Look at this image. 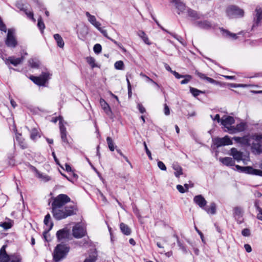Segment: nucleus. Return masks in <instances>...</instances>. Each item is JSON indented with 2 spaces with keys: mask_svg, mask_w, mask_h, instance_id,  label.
<instances>
[{
  "mask_svg": "<svg viewBox=\"0 0 262 262\" xmlns=\"http://www.w3.org/2000/svg\"><path fill=\"white\" fill-rule=\"evenodd\" d=\"M71 199L67 194H60L53 199L51 212L57 220H61L77 213V208L74 203L69 204Z\"/></svg>",
  "mask_w": 262,
  "mask_h": 262,
  "instance_id": "f257e3e1",
  "label": "nucleus"
},
{
  "mask_svg": "<svg viewBox=\"0 0 262 262\" xmlns=\"http://www.w3.org/2000/svg\"><path fill=\"white\" fill-rule=\"evenodd\" d=\"M69 251V247L64 244L57 245L53 252L54 260L58 262L64 258Z\"/></svg>",
  "mask_w": 262,
  "mask_h": 262,
  "instance_id": "f03ea898",
  "label": "nucleus"
},
{
  "mask_svg": "<svg viewBox=\"0 0 262 262\" xmlns=\"http://www.w3.org/2000/svg\"><path fill=\"white\" fill-rule=\"evenodd\" d=\"M234 170L246 174L262 177V170L253 168L251 166L243 167L238 165H235Z\"/></svg>",
  "mask_w": 262,
  "mask_h": 262,
  "instance_id": "7ed1b4c3",
  "label": "nucleus"
},
{
  "mask_svg": "<svg viewBox=\"0 0 262 262\" xmlns=\"http://www.w3.org/2000/svg\"><path fill=\"white\" fill-rule=\"evenodd\" d=\"M50 74L48 72H43L39 76H31L30 79L36 84L42 86L50 78Z\"/></svg>",
  "mask_w": 262,
  "mask_h": 262,
  "instance_id": "20e7f679",
  "label": "nucleus"
},
{
  "mask_svg": "<svg viewBox=\"0 0 262 262\" xmlns=\"http://www.w3.org/2000/svg\"><path fill=\"white\" fill-rule=\"evenodd\" d=\"M72 232L74 237L82 238L86 234V228L81 223H77L73 227Z\"/></svg>",
  "mask_w": 262,
  "mask_h": 262,
  "instance_id": "39448f33",
  "label": "nucleus"
},
{
  "mask_svg": "<svg viewBox=\"0 0 262 262\" xmlns=\"http://www.w3.org/2000/svg\"><path fill=\"white\" fill-rule=\"evenodd\" d=\"M227 14L230 18L242 17L244 12L243 10L238 8L235 6H231L227 8L226 10Z\"/></svg>",
  "mask_w": 262,
  "mask_h": 262,
  "instance_id": "423d86ee",
  "label": "nucleus"
},
{
  "mask_svg": "<svg viewBox=\"0 0 262 262\" xmlns=\"http://www.w3.org/2000/svg\"><path fill=\"white\" fill-rule=\"evenodd\" d=\"M14 30L12 29L8 30L7 38L6 40V45L11 48H14L17 45V41L14 36Z\"/></svg>",
  "mask_w": 262,
  "mask_h": 262,
  "instance_id": "0eeeda50",
  "label": "nucleus"
},
{
  "mask_svg": "<svg viewBox=\"0 0 262 262\" xmlns=\"http://www.w3.org/2000/svg\"><path fill=\"white\" fill-rule=\"evenodd\" d=\"M2 59L4 60L5 64L9 67V69H11V67H10V64H13L14 66H17L23 61L24 57L23 56L19 58H16L14 56H10L8 58L2 57Z\"/></svg>",
  "mask_w": 262,
  "mask_h": 262,
  "instance_id": "6e6552de",
  "label": "nucleus"
},
{
  "mask_svg": "<svg viewBox=\"0 0 262 262\" xmlns=\"http://www.w3.org/2000/svg\"><path fill=\"white\" fill-rule=\"evenodd\" d=\"M252 138L256 142L252 143V149L255 150L257 153H262V145L260 144L262 143V134H255Z\"/></svg>",
  "mask_w": 262,
  "mask_h": 262,
  "instance_id": "1a4fd4ad",
  "label": "nucleus"
},
{
  "mask_svg": "<svg viewBox=\"0 0 262 262\" xmlns=\"http://www.w3.org/2000/svg\"><path fill=\"white\" fill-rule=\"evenodd\" d=\"M235 120L233 117L231 116H224L221 119V124L223 125L226 129L225 131L229 133V130L232 128L233 126L232 125L234 123Z\"/></svg>",
  "mask_w": 262,
  "mask_h": 262,
  "instance_id": "9d476101",
  "label": "nucleus"
},
{
  "mask_svg": "<svg viewBox=\"0 0 262 262\" xmlns=\"http://www.w3.org/2000/svg\"><path fill=\"white\" fill-rule=\"evenodd\" d=\"M214 141L217 147L232 144V141L228 136H225L223 138H216Z\"/></svg>",
  "mask_w": 262,
  "mask_h": 262,
  "instance_id": "9b49d317",
  "label": "nucleus"
},
{
  "mask_svg": "<svg viewBox=\"0 0 262 262\" xmlns=\"http://www.w3.org/2000/svg\"><path fill=\"white\" fill-rule=\"evenodd\" d=\"M59 128L61 140L64 146L70 145V143L67 137L66 128L60 120L59 122Z\"/></svg>",
  "mask_w": 262,
  "mask_h": 262,
  "instance_id": "f8f14e48",
  "label": "nucleus"
},
{
  "mask_svg": "<svg viewBox=\"0 0 262 262\" xmlns=\"http://www.w3.org/2000/svg\"><path fill=\"white\" fill-rule=\"evenodd\" d=\"M186 15L190 18L193 23L195 21H198L199 19L203 18L204 16L203 15L190 8L187 9Z\"/></svg>",
  "mask_w": 262,
  "mask_h": 262,
  "instance_id": "ddd939ff",
  "label": "nucleus"
},
{
  "mask_svg": "<svg viewBox=\"0 0 262 262\" xmlns=\"http://www.w3.org/2000/svg\"><path fill=\"white\" fill-rule=\"evenodd\" d=\"M99 103L106 115L110 118H113V113L108 104L103 98H100Z\"/></svg>",
  "mask_w": 262,
  "mask_h": 262,
  "instance_id": "4468645a",
  "label": "nucleus"
},
{
  "mask_svg": "<svg viewBox=\"0 0 262 262\" xmlns=\"http://www.w3.org/2000/svg\"><path fill=\"white\" fill-rule=\"evenodd\" d=\"M193 25L200 29L209 30L213 28L212 25L207 20H198L193 23Z\"/></svg>",
  "mask_w": 262,
  "mask_h": 262,
  "instance_id": "2eb2a0df",
  "label": "nucleus"
},
{
  "mask_svg": "<svg viewBox=\"0 0 262 262\" xmlns=\"http://www.w3.org/2000/svg\"><path fill=\"white\" fill-rule=\"evenodd\" d=\"M6 245H4L0 250V262H9L10 260L11 255L6 253Z\"/></svg>",
  "mask_w": 262,
  "mask_h": 262,
  "instance_id": "dca6fc26",
  "label": "nucleus"
},
{
  "mask_svg": "<svg viewBox=\"0 0 262 262\" xmlns=\"http://www.w3.org/2000/svg\"><path fill=\"white\" fill-rule=\"evenodd\" d=\"M247 127L246 124L244 122H241L236 125L235 127L233 126L232 128L229 130V134H233L236 133L243 132L245 130Z\"/></svg>",
  "mask_w": 262,
  "mask_h": 262,
  "instance_id": "f3484780",
  "label": "nucleus"
},
{
  "mask_svg": "<svg viewBox=\"0 0 262 262\" xmlns=\"http://www.w3.org/2000/svg\"><path fill=\"white\" fill-rule=\"evenodd\" d=\"M173 2L175 3L176 8L177 9V13L179 14H186L187 9H189V8L186 7V6L182 2H178L177 1H174Z\"/></svg>",
  "mask_w": 262,
  "mask_h": 262,
  "instance_id": "a211bd4d",
  "label": "nucleus"
},
{
  "mask_svg": "<svg viewBox=\"0 0 262 262\" xmlns=\"http://www.w3.org/2000/svg\"><path fill=\"white\" fill-rule=\"evenodd\" d=\"M230 155L233 157V159L237 162L243 161L244 163L245 160L243 159V153L238 151L235 148H232L230 150Z\"/></svg>",
  "mask_w": 262,
  "mask_h": 262,
  "instance_id": "6ab92c4d",
  "label": "nucleus"
},
{
  "mask_svg": "<svg viewBox=\"0 0 262 262\" xmlns=\"http://www.w3.org/2000/svg\"><path fill=\"white\" fill-rule=\"evenodd\" d=\"M243 210L241 207H235L233 209V215L235 219L239 223L242 222Z\"/></svg>",
  "mask_w": 262,
  "mask_h": 262,
  "instance_id": "aec40b11",
  "label": "nucleus"
},
{
  "mask_svg": "<svg viewBox=\"0 0 262 262\" xmlns=\"http://www.w3.org/2000/svg\"><path fill=\"white\" fill-rule=\"evenodd\" d=\"M194 202L202 208H204L207 204V201L202 195H198L193 199Z\"/></svg>",
  "mask_w": 262,
  "mask_h": 262,
  "instance_id": "412c9836",
  "label": "nucleus"
},
{
  "mask_svg": "<svg viewBox=\"0 0 262 262\" xmlns=\"http://www.w3.org/2000/svg\"><path fill=\"white\" fill-rule=\"evenodd\" d=\"M222 36L226 38L230 39H236L237 38V34L232 33L227 30L220 28Z\"/></svg>",
  "mask_w": 262,
  "mask_h": 262,
  "instance_id": "4be33fe9",
  "label": "nucleus"
},
{
  "mask_svg": "<svg viewBox=\"0 0 262 262\" xmlns=\"http://www.w3.org/2000/svg\"><path fill=\"white\" fill-rule=\"evenodd\" d=\"M255 12V23L257 25H261L262 24V7H257Z\"/></svg>",
  "mask_w": 262,
  "mask_h": 262,
  "instance_id": "5701e85b",
  "label": "nucleus"
},
{
  "mask_svg": "<svg viewBox=\"0 0 262 262\" xmlns=\"http://www.w3.org/2000/svg\"><path fill=\"white\" fill-rule=\"evenodd\" d=\"M85 15L88 18L89 21L97 29L99 26H101V24L97 21L95 16L91 15L89 12H86Z\"/></svg>",
  "mask_w": 262,
  "mask_h": 262,
  "instance_id": "b1692460",
  "label": "nucleus"
},
{
  "mask_svg": "<svg viewBox=\"0 0 262 262\" xmlns=\"http://www.w3.org/2000/svg\"><path fill=\"white\" fill-rule=\"evenodd\" d=\"M254 135V134L252 135H248L245 136L244 137H242L241 143V144L246 146H250L252 147V143H251V140H254V139L252 138V137Z\"/></svg>",
  "mask_w": 262,
  "mask_h": 262,
  "instance_id": "393cba45",
  "label": "nucleus"
},
{
  "mask_svg": "<svg viewBox=\"0 0 262 262\" xmlns=\"http://www.w3.org/2000/svg\"><path fill=\"white\" fill-rule=\"evenodd\" d=\"M44 224L46 226V230L50 231L52 229L53 226V223L51 220V216L50 214H47L44 219Z\"/></svg>",
  "mask_w": 262,
  "mask_h": 262,
  "instance_id": "a878e982",
  "label": "nucleus"
},
{
  "mask_svg": "<svg viewBox=\"0 0 262 262\" xmlns=\"http://www.w3.org/2000/svg\"><path fill=\"white\" fill-rule=\"evenodd\" d=\"M195 74L201 79H205L207 80L208 82L212 84L216 83V81L214 80L213 79L208 77L206 76L204 74L200 72H199L198 70H196L195 71Z\"/></svg>",
  "mask_w": 262,
  "mask_h": 262,
  "instance_id": "bb28decb",
  "label": "nucleus"
},
{
  "mask_svg": "<svg viewBox=\"0 0 262 262\" xmlns=\"http://www.w3.org/2000/svg\"><path fill=\"white\" fill-rule=\"evenodd\" d=\"M221 161L223 164L227 166H234L235 165L234 160L231 157H225L220 159Z\"/></svg>",
  "mask_w": 262,
  "mask_h": 262,
  "instance_id": "cd10ccee",
  "label": "nucleus"
},
{
  "mask_svg": "<svg viewBox=\"0 0 262 262\" xmlns=\"http://www.w3.org/2000/svg\"><path fill=\"white\" fill-rule=\"evenodd\" d=\"M68 235V231L66 228L59 230L56 233V236L59 241L63 239V238L67 237Z\"/></svg>",
  "mask_w": 262,
  "mask_h": 262,
  "instance_id": "c85d7f7f",
  "label": "nucleus"
},
{
  "mask_svg": "<svg viewBox=\"0 0 262 262\" xmlns=\"http://www.w3.org/2000/svg\"><path fill=\"white\" fill-rule=\"evenodd\" d=\"M172 168L174 170V176L177 178H179L180 176L183 174V171L182 167L177 163L172 164Z\"/></svg>",
  "mask_w": 262,
  "mask_h": 262,
  "instance_id": "c756f323",
  "label": "nucleus"
},
{
  "mask_svg": "<svg viewBox=\"0 0 262 262\" xmlns=\"http://www.w3.org/2000/svg\"><path fill=\"white\" fill-rule=\"evenodd\" d=\"M137 34L141 38H142L145 43L148 45H151V42H150L147 35L144 31L140 30L138 32Z\"/></svg>",
  "mask_w": 262,
  "mask_h": 262,
  "instance_id": "7c9ffc66",
  "label": "nucleus"
},
{
  "mask_svg": "<svg viewBox=\"0 0 262 262\" xmlns=\"http://www.w3.org/2000/svg\"><path fill=\"white\" fill-rule=\"evenodd\" d=\"M120 228L122 232L126 235H130L131 233V230L128 226L125 224L122 223L120 224Z\"/></svg>",
  "mask_w": 262,
  "mask_h": 262,
  "instance_id": "2f4dec72",
  "label": "nucleus"
},
{
  "mask_svg": "<svg viewBox=\"0 0 262 262\" xmlns=\"http://www.w3.org/2000/svg\"><path fill=\"white\" fill-rule=\"evenodd\" d=\"M40 135L39 131L35 128L31 129L30 132V138L32 140L35 141L38 138H40Z\"/></svg>",
  "mask_w": 262,
  "mask_h": 262,
  "instance_id": "473e14b6",
  "label": "nucleus"
},
{
  "mask_svg": "<svg viewBox=\"0 0 262 262\" xmlns=\"http://www.w3.org/2000/svg\"><path fill=\"white\" fill-rule=\"evenodd\" d=\"M54 38L56 40L57 46L60 48H63L64 45V41L62 38L59 34H55L54 35Z\"/></svg>",
  "mask_w": 262,
  "mask_h": 262,
  "instance_id": "72a5a7b5",
  "label": "nucleus"
},
{
  "mask_svg": "<svg viewBox=\"0 0 262 262\" xmlns=\"http://www.w3.org/2000/svg\"><path fill=\"white\" fill-rule=\"evenodd\" d=\"M204 209L208 214H214L216 212V205L214 203H211L208 208L205 207Z\"/></svg>",
  "mask_w": 262,
  "mask_h": 262,
  "instance_id": "f704fd0d",
  "label": "nucleus"
},
{
  "mask_svg": "<svg viewBox=\"0 0 262 262\" xmlns=\"http://www.w3.org/2000/svg\"><path fill=\"white\" fill-rule=\"evenodd\" d=\"M17 7L18 8H19L21 10H23L29 18L33 20L34 21H35V19L33 17V13L32 11H29L27 9L21 8V5L20 4H18L17 5Z\"/></svg>",
  "mask_w": 262,
  "mask_h": 262,
  "instance_id": "c9c22d12",
  "label": "nucleus"
},
{
  "mask_svg": "<svg viewBox=\"0 0 262 262\" xmlns=\"http://www.w3.org/2000/svg\"><path fill=\"white\" fill-rule=\"evenodd\" d=\"M29 66L32 68H38L40 65V61L37 59H30L28 61Z\"/></svg>",
  "mask_w": 262,
  "mask_h": 262,
  "instance_id": "e433bc0d",
  "label": "nucleus"
},
{
  "mask_svg": "<svg viewBox=\"0 0 262 262\" xmlns=\"http://www.w3.org/2000/svg\"><path fill=\"white\" fill-rule=\"evenodd\" d=\"M106 141L110 150L112 151H114L115 147L112 139L111 137H108L106 138Z\"/></svg>",
  "mask_w": 262,
  "mask_h": 262,
  "instance_id": "4c0bfd02",
  "label": "nucleus"
},
{
  "mask_svg": "<svg viewBox=\"0 0 262 262\" xmlns=\"http://www.w3.org/2000/svg\"><path fill=\"white\" fill-rule=\"evenodd\" d=\"M12 223L13 222L10 220L9 222L0 223V226L2 227L5 230H7L12 227Z\"/></svg>",
  "mask_w": 262,
  "mask_h": 262,
  "instance_id": "58836bf2",
  "label": "nucleus"
},
{
  "mask_svg": "<svg viewBox=\"0 0 262 262\" xmlns=\"http://www.w3.org/2000/svg\"><path fill=\"white\" fill-rule=\"evenodd\" d=\"M35 172H36V176L41 179L42 180L44 181H48L50 180V178L48 176H47V175H44L41 173H40L37 169H35Z\"/></svg>",
  "mask_w": 262,
  "mask_h": 262,
  "instance_id": "ea45409f",
  "label": "nucleus"
},
{
  "mask_svg": "<svg viewBox=\"0 0 262 262\" xmlns=\"http://www.w3.org/2000/svg\"><path fill=\"white\" fill-rule=\"evenodd\" d=\"M190 91L191 93L192 94V95L194 97H196V96H199L200 94L204 93V92L199 90L195 88H192V87L190 88Z\"/></svg>",
  "mask_w": 262,
  "mask_h": 262,
  "instance_id": "a19ab883",
  "label": "nucleus"
},
{
  "mask_svg": "<svg viewBox=\"0 0 262 262\" xmlns=\"http://www.w3.org/2000/svg\"><path fill=\"white\" fill-rule=\"evenodd\" d=\"M87 62L91 66L92 68L96 67L97 66L95 63V59L92 57H88L86 58Z\"/></svg>",
  "mask_w": 262,
  "mask_h": 262,
  "instance_id": "79ce46f5",
  "label": "nucleus"
},
{
  "mask_svg": "<svg viewBox=\"0 0 262 262\" xmlns=\"http://www.w3.org/2000/svg\"><path fill=\"white\" fill-rule=\"evenodd\" d=\"M184 79L181 81V84H185L188 83L192 78V76L190 75H185L183 76Z\"/></svg>",
  "mask_w": 262,
  "mask_h": 262,
  "instance_id": "37998d69",
  "label": "nucleus"
},
{
  "mask_svg": "<svg viewBox=\"0 0 262 262\" xmlns=\"http://www.w3.org/2000/svg\"><path fill=\"white\" fill-rule=\"evenodd\" d=\"M37 26L41 32H43L45 26L41 17H39L38 19Z\"/></svg>",
  "mask_w": 262,
  "mask_h": 262,
  "instance_id": "c03bdc74",
  "label": "nucleus"
},
{
  "mask_svg": "<svg viewBox=\"0 0 262 262\" xmlns=\"http://www.w3.org/2000/svg\"><path fill=\"white\" fill-rule=\"evenodd\" d=\"M114 66L117 70H123L124 68L123 62L121 60L117 61L115 63Z\"/></svg>",
  "mask_w": 262,
  "mask_h": 262,
  "instance_id": "a18cd8bd",
  "label": "nucleus"
},
{
  "mask_svg": "<svg viewBox=\"0 0 262 262\" xmlns=\"http://www.w3.org/2000/svg\"><path fill=\"white\" fill-rule=\"evenodd\" d=\"M10 257L11 262H20L21 260L20 257L19 255H11Z\"/></svg>",
  "mask_w": 262,
  "mask_h": 262,
  "instance_id": "49530a36",
  "label": "nucleus"
},
{
  "mask_svg": "<svg viewBox=\"0 0 262 262\" xmlns=\"http://www.w3.org/2000/svg\"><path fill=\"white\" fill-rule=\"evenodd\" d=\"M93 50H94V51L95 53L98 54V53H100L101 51V50H102L101 46L98 43L96 44L93 48Z\"/></svg>",
  "mask_w": 262,
  "mask_h": 262,
  "instance_id": "de8ad7c7",
  "label": "nucleus"
},
{
  "mask_svg": "<svg viewBox=\"0 0 262 262\" xmlns=\"http://www.w3.org/2000/svg\"><path fill=\"white\" fill-rule=\"evenodd\" d=\"M143 145H144V148H145V151H146V154L147 155L148 158H149V159L150 160H152V157H151V152L150 151V150L148 149V147H147V146L146 145V143L145 142H144L143 143Z\"/></svg>",
  "mask_w": 262,
  "mask_h": 262,
  "instance_id": "09e8293b",
  "label": "nucleus"
},
{
  "mask_svg": "<svg viewBox=\"0 0 262 262\" xmlns=\"http://www.w3.org/2000/svg\"><path fill=\"white\" fill-rule=\"evenodd\" d=\"M96 260V256L95 254L90 255L89 258H86L84 262H95Z\"/></svg>",
  "mask_w": 262,
  "mask_h": 262,
  "instance_id": "8fccbe9b",
  "label": "nucleus"
},
{
  "mask_svg": "<svg viewBox=\"0 0 262 262\" xmlns=\"http://www.w3.org/2000/svg\"><path fill=\"white\" fill-rule=\"evenodd\" d=\"M158 167L162 170H166V167L164 163L162 161H159L158 162Z\"/></svg>",
  "mask_w": 262,
  "mask_h": 262,
  "instance_id": "3c124183",
  "label": "nucleus"
},
{
  "mask_svg": "<svg viewBox=\"0 0 262 262\" xmlns=\"http://www.w3.org/2000/svg\"><path fill=\"white\" fill-rule=\"evenodd\" d=\"M97 29L106 37H107V38H108L109 39L111 40V38H110L108 35H107V31L106 30H103L102 29L100 26H99V27H98V28H97Z\"/></svg>",
  "mask_w": 262,
  "mask_h": 262,
  "instance_id": "603ef678",
  "label": "nucleus"
},
{
  "mask_svg": "<svg viewBox=\"0 0 262 262\" xmlns=\"http://www.w3.org/2000/svg\"><path fill=\"white\" fill-rule=\"evenodd\" d=\"M242 234L244 236H249L250 234V231L247 228L244 229L242 231Z\"/></svg>",
  "mask_w": 262,
  "mask_h": 262,
  "instance_id": "864d4df0",
  "label": "nucleus"
},
{
  "mask_svg": "<svg viewBox=\"0 0 262 262\" xmlns=\"http://www.w3.org/2000/svg\"><path fill=\"white\" fill-rule=\"evenodd\" d=\"M177 189L180 193H184L186 192L184 186H183L181 185H177Z\"/></svg>",
  "mask_w": 262,
  "mask_h": 262,
  "instance_id": "5fc2aeb1",
  "label": "nucleus"
},
{
  "mask_svg": "<svg viewBox=\"0 0 262 262\" xmlns=\"http://www.w3.org/2000/svg\"><path fill=\"white\" fill-rule=\"evenodd\" d=\"M178 245L179 247H180V249L183 251L184 253H187V250L185 246L179 241V240H178Z\"/></svg>",
  "mask_w": 262,
  "mask_h": 262,
  "instance_id": "6e6d98bb",
  "label": "nucleus"
},
{
  "mask_svg": "<svg viewBox=\"0 0 262 262\" xmlns=\"http://www.w3.org/2000/svg\"><path fill=\"white\" fill-rule=\"evenodd\" d=\"M254 207L258 212L260 211V210H262V208L260 207V202L258 200H256L255 201Z\"/></svg>",
  "mask_w": 262,
  "mask_h": 262,
  "instance_id": "4d7b16f0",
  "label": "nucleus"
},
{
  "mask_svg": "<svg viewBox=\"0 0 262 262\" xmlns=\"http://www.w3.org/2000/svg\"><path fill=\"white\" fill-rule=\"evenodd\" d=\"M210 117L212 118V119L214 121H216L217 122H221V119H220V116L219 114H216L215 116L213 117L212 115H210Z\"/></svg>",
  "mask_w": 262,
  "mask_h": 262,
  "instance_id": "13d9d810",
  "label": "nucleus"
},
{
  "mask_svg": "<svg viewBox=\"0 0 262 262\" xmlns=\"http://www.w3.org/2000/svg\"><path fill=\"white\" fill-rule=\"evenodd\" d=\"M111 40L115 44H116V45H117L124 52H126V50L124 49V47H122V46L121 45V43L118 42L117 41H116V40L113 39H111Z\"/></svg>",
  "mask_w": 262,
  "mask_h": 262,
  "instance_id": "bf43d9fd",
  "label": "nucleus"
},
{
  "mask_svg": "<svg viewBox=\"0 0 262 262\" xmlns=\"http://www.w3.org/2000/svg\"><path fill=\"white\" fill-rule=\"evenodd\" d=\"M164 112L165 115L168 116L170 114V110L166 104H164Z\"/></svg>",
  "mask_w": 262,
  "mask_h": 262,
  "instance_id": "052dcab7",
  "label": "nucleus"
},
{
  "mask_svg": "<svg viewBox=\"0 0 262 262\" xmlns=\"http://www.w3.org/2000/svg\"><path fill=\"white\" fill-rule=\"evenodd\" d=\"M137 106L141 113L143 114L145 112V108L141 104L138 103Z\"/></svg>",
  "mask_w": 262,
  "mask_h": 262,
  "instance_id": "680f3d73",
  "label": "nucleus"
},
{
  "mask_svg": "<svg viewBox=\"0 0 262 262\" xmlns=\"http://www.w3.org/2000/svg\"><path fill=\"white\" fill-rule=\"evenodd\" d=\"M244 248L246 251L248 253H250L252 251V248L251 246L248 244L244 245Z\"/></svg>",
  "mask_w": 262,
  "mask_h": 262,
  "instance_id": "e2e57ef3",
  "label": "nucleus"
},
{
  "mask_svg": "<svg viewBox=\"0 0 262 262\" xmlns=\"http://www.w3.org/2000/svg\"><path fill=\"white\" fill-rule=\"evenodd\" d=\"M172 73L175 76V77L177 79H180V78L183 77V76H184L182 75H180L178 72H177L176 71H174V72H172Z\"/></svg>",
  "mask_w": 262,
  "mask_h": 262,
  "instance_id": "0e129e2a",
  "label": "nucleus"
},
{
  "mask_svg": "<svg viewBox=\"0 0 262 262\" xmlns=\"http://www.w3.org/2000/svg\"><path fill=\"white\" fill-rule=\"evenodd\" d=\"M195 230L198 233V234L200 235L201 238L202 239V241L203 242H204V238L203 233L201 231H200L196 227H195Z\"/></svg>",
  "mask_w": 262,
  "mask_h": 262,
  "instance_id": "69168bd1",
  "label": "nucleus"
},
{
  "mask_svg": "<svg viewBox=\"0 0 262 262\" xmlns=\"http://www.w3.org/2000/svg\"><path fill=\"white\" fill-rule=\"evenodd\" d=\"M193 187V184H185L184 186V187L185 189L186 190V192L188 191V189L189 188H191V187Z\"/></svg>",
  "mask_w": 262,
  "mask_h": 262,
  "instance_id": "338daca9",
  "label": "nucleus"
},
{
  "mask_svg": "<svg viewBox=\"0 0 262 262\" xmlns=\"http://www.w3.org/2000/svg\"><path fill=\"white\" fill-rule=\"evenodd\" d=\"M257 218L260 220V221H262V209L260 210V211H259L258 212V213H257Z\"/></svg>",
  "mask_w": 262,
  "mask_h": 262,
  "instance_id": "774afa93",
  "label": "nucleus"
}]
</instances>
